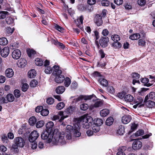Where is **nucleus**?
Wrapping results in <instances>:
<instances>
[{"instance_id": "f257e3e1", "label": "nucleus", "mask_w": 155, "mask_h": 155, "mask_svg": "<svg viewBox=\"0 0 155 155\" xmlns=\"http://www.w3.org/2000/svg\"><path fill=\"white\" fill-rule=\"evenodd\" d=\"M91 117L87 115H84L79 118L78 120L75 122L73 126L68 125L66 127V138H64L65 134L64 132H61L58 138L55 140V143L58 145H62L65 144L66 139L70 140L71 138L72 134L76 137H78L81 135L79 132L80 126L82 124L83 127L84 129L89 128L92 121Z\"/></svg>"}, {"instance_id": "f03ea898", "label": "nucleus", "mask_w": 155, "mask_h": 155, "mask_svg": "<svg viewBox=\"0 0 155 155\" xmlns=\"http://www.w3.org/2000/svg\"><path fill=\"white\" fill-rule=\"evenodd\" d=\"M41 137L42 139L46 140L47 142L50 143L52 141L53 139V133L52 132L45 130L42 133Z\"/></svg>"}, {"instance_id": "7ed1b4c3", "label": "nucleus", "mask_w": 155, "mask_h": 155, "mask_svg": "<svg viewBox=\"0 0 155 155\" xmlns=\"http://www.w3.org/2000/svg\"><path fill=\"white\" fill-rule=\"evenodd\" d=\"M94 96L93 95L87 96H80L76 98H74L73 99V102L77 103L80 101L84 102V101L91 99Z\"/></svg>"}, {"instance_id": "20e7f679", "label": "nucleus", "mask_w": 155, "mask_h": 155, "mask_svg": "<svg viewBox=\"0 0 155 155\" xmlns=\"http://www.w3.org/2000/svg\"><path fill=\"white\" fill-rule=\"evenodd\" d=\"M15 144L19 147H23L25 144V141L23 138L21 137H16L14 140Z\"/></svg>"}, {"instance_id": "39448f33", "label": "nucleus", "mask_w": 155, "mask_h": 155, "mask_svg": "<svg viewBox=\"0 0 155 155\" xmlns=\"http://www.w3.org/2000/svg\"><path fill=\"white\" fill-rule=\"evenodd\" d=\"M39 136L38 133L37 131H33L30 135L28 140L30 142H34Z\"/></svg>"}, {"instance_id": "423d86ee", "label": "nucleus", "mask_w": 155, "mask_h": 155, "mask_svg": "<svg viewBox=\"0 0 155 155\" xmlns=\"http://www.w3.org/2000/svg\"><path fill=\"white\" fill-rule=\"evenodd\" d=\"M142 146L141 142L138 140H135L132 144V148L135 150H137L141 148Z\"/></svg>"}, {"instance_id": "0eeeda50", "label": "nucleus", "mask_w": 155, "mask_h": 155, "mask_svg": "<svg viewBox=\"0 0 155 155\" xmlns=\"http://www.w3.org/2000/svg\"><path fill=\"white\" fill-rule=\"evenodd\" d=\"M108 38L107 37H102L100 39L99 43L100 45L103 48H105L107 46Z\"/></svg>"}, {"instance_id": "6e6552de", "label": "nucleus", "mask_w": 155, "mask_h": 155, "mask_svg": "<svg viewBox=\"0 0 155 155\" xmlns=\"http://www.w3.org/2000/svg\"><path fill=\"white\" fill-rule=\"evenodd\" d=\"M64 80V77L63 75L59 74L55 75L54 78L55 82L58 84H60L63 82Z\"/></svg>"}, {"instance_id": "1a4fd4ad", "label": "nucleus", "mask_w": 155, "mask_h": 155, "mask_svg": "<svg viewBox=\"0 0 155 155\" xmlns=\"http://www.w3.org/2000/svg\"><path fill=\"white\" fill-rule=\"evenodd\" d=\"M0 52H1V54L2 57L6 58L9 54V48L8 47H5L2 50H1Z\"/></svg>"}, {"instance_id": "9d476101", "label": "nucleus", "mask_w": 155, "mask_h": 155, "mask_svg": "<svg viewBox=\"0 0 155 155\" xmlns=\"http://www.w3.org/2000/svg\"><path fill=\"white\" fill-rule=\"evenodd\" d=\"M131 76L133 78L132 83L134 85L136 83L140 84V82L139 80H137L140 78V75L137 73H134L132 74Z\"/></svg>"}, {"instance_id": "9b49d317", "label": "nucleus", "mask_w": 155, "mask_h": 155, "mask_svg": "<svg viewBox=\"0 0 155 155\" xmlns=\"http://www.w3.org/2000/svg\"><path fill=\"white\" fill-rule=\"evenodd\" d=\"M21 55L20 51L18 49L14 50L12 53V56L15 59H18L21 57Z\"/></svg>"}, {"instance_id": "f8f14e48", "label": "nucleus", "mask_w": 155, "mask_h": 155, "mask_svg": "<svg viewBox=\"0 0 155 155\" xmlns=\"http://www.w3.org/2000/svg\"><path fill=\"white\" fill-rule=\"evenodd\" d=\"M103 101L102 100H98L96 101L93 104H92L90 106V108L92 109L94 108H97L101 107L102 106Z\"/></svg>"}, {"instance_id": "ddd939ff", "label": "nucleus", "mask_w": 155, "mask_h": 155, "mask_svg": "<svg viewBox=\"0 0 155 155\" xmlns=\"http://www.w3.org/2000/svg\"><path fill=\"white\" fill-rule=\"evenodd\" d=\"M94 20L95 23L96 24L97 26H100L102 24L103 21L101 17V16L99 14L96 15L94 18Z\"/></svg>"}, {"instance_id": "4468645a", "label": "nucleus", "mask_w": 155, "mask_h": 155, "mask_svg": "<svg viewBox=\"0 0 155 155\" xmlns=\"http://www.w3.org/2000/svg\"><path fill=\"white\" fill-rule=\"evenodd\" d=\"M131 119V117L130 115H126L122 117V121L123 124H126L130 122Z\"/></svg>"}, {"instance_id": "2eb2a0df", "label": "nucleus", "mask_w": 155, "mask_h": 155, "mask_svg": "<svg viewBox=\"0 0 155 155\" xmlns=\"http://www.w3.org/2000/svg\"><path fill=\"white\" fill-rule=\"evenodd\" d=\"M53 74L54 75L61 74L62 73V71L59 69V67L58 66L55 65L53 67Z\"/></svg>"}, {"instance_id": "dca6fc26", "label": "nucleus", "mask_w": 155, "mask_h": 155, "mask_svg": "<svg viewBox=\"0 0 155 155\" xmlns=\"http://www.w3.org/2000/svg\"><path fill=\"white\" fill-rule=\"evenodd\" d=\"M27 61L25 59L21 58L19 59L17 62V65L18 67L23 68L26 65Z\"/></svg>"}, {"instance_id": "f3484780", "label": "nucleus", "mask_w": 155, "mask_h": 155, "mask_svg": "<svg viewBox=\"0 0 155 155\" xmlns=\"http://www.w3.org/2000/svg\"><path fill=\"white\" fill-rule=\"evenodd\" d=\"M5 74L6 77L10 78L13 76L14 72L12 69L8 68L5 71Z\"/></svg>"}, {"instance_id": "a211bd4d", "label": "nucleus", "mask_w": 155, "mask_h": 155, "mask_svg": "<svg viewBox=\"0 0 155 155\" xmlns=\"http://www.w3.org/2000/svg\"><path fill=\"white\" fill-rule=\"evenodd\" d=\"M148 99L154 100L155 99V93L154 92H150L149 96L148 95L146 96L144 99V101H146Z\"/></svg>"}, {"instance_id": "6ab92c4d", "label": "nucleus", "mask_w": 155, "mask_h": 155, "mask_svg": "<svg viewBox=\"0 0 155 155\" xmlns=\"http://www.w3.org/2000/svg\"><path fill=\"white\" fill-rule=\"evenodd\" d=\"M99 82L100 84L104 87H107L108 84V81L103 78H100L99 79Z\"/></svg>"}, {"instance_id": "aec40b11", "label": "nucleus", "mask_w": 155, "mask_h": 155, "mask_svg": "<svg viewBox=\"0 0 155 155\" xmlns=\"http://www.w3.org/2000/svg\"><path fill=\"white\" fill-rule=\"evenodd\" d=\"M54 125V124L52 121H50L47 123L46 124V129L45 130H47L48 131L52 132V128Z\"/></svg>"}, {"instance_id": "412c9836", "label": "nucleus", "mask_w": 155, "mask_h": 155, "mask_svg": "<svg viewBox=\"0 0 155 155\" xmlns=\"http://www.w3.org/2000/svg\"><path fill=\"white\" fill-rule=\"evenodd\" d=\"M75 109V107L70 106L66 109L64 111V113L70 114H71L74 111Z\"/></svg>"}, {"instance_id": "4be33fe9", "label": "nucleus", "mask_w": 155, "mask_h": 155, "mask_svg": "<svg viewBox=\"0 0 155 155\" xmlns=\"http://www.w3.org/2000/svg\"><path fill=\"white\" fill-rule=\"evenodd\" d=\"M65 90V87L64 86H60L57 87L56 92L57 94H62L64 92Z\"/></svg>"}, {"instance_id": "5701e85b", "label": "nucleus", "mask_w": 155, "mask_h": 155, "mask_svg": "<svg viewBox=\"0 0 155 155\" xmlns=\"http://www.w3.org/2000/svg\"><path fill=\"white\" fill-rule=\"evenodd\" d=\"M109 113V110L107 109H103L100 111L101 116L103 117L107 116Z\"/></svg>"}, {"instance_id": "b1692460", "label": "nucleus", "mask_w": 155, "mask_h": 155, "mask_svg": "<svg viewBox=\"0 0 155 155\" xmlns=\"http://www.w3.org/2000/svg\"><path fill=\"white\" fill-rule=\"evenodd\" d=\"M135 103L139 105V107H140L144 106V104H142L143 102V99L142 97H139L135 101Z\"/></svg>"}, {"instance_id": "393cba45", "label": "nucleus", "mask_w": 155, "mask_h": 155, "mask_svg": "<svg viewBox=\"0 0 155 155\" xmlns=\"http://www.w3.org/2000/svg\"><path fill=\"white\" fill-rule=\"evenodd\" d=\"M36 72L34 69H31L28 73V76L30 78H34L36 75Z\"/></svg>"}, {"instance_id": "a878e982", "label": "nucleus", "mask_w": 155, "mask_h": 155, "mask_svg": "<svg viewBox=\"0 0 155 155\" xmlns=\"http://www.w3.org/2000/svg\"><path fill=\"white\" fill-rule=\"evenodd\" d=\"M124 133V128L121 126H120L117 130V133L119 135H122Z\"/></svg>"}, {"instance_id": "bb28decb", "label": "nucleus", "mask_w": 155, "mask_h": 155, "mask_svg": "<svg viewBox=\"0 0 155 155\" xmlns=\"http://www.w3.org/2000/svg\"><path fill=\"white\" fill-rule=\"evenodd\" d=\"M144 102L146 103V105L149 108H152L155 106V102L153 101L150 100L147 101V100L146 102L144 101Z\"/></svg>"}, {"instance_id": "cd10ccee", "label": "nucleus", "mask_w": 155, "mask_h": 155, "mask_svg": "<svg viewBox=\"0 0 155 155\" xmlns=\"http://www.w3.org/2000/svg\"><path fill=\"white\" fill-rule=\"evenodd\" d=\"M140 38V35L138 33L134 34L130 36L129 38L132 40H136Z\"/></svg>"}, {"instance_id": "c85d7f7f", "label": "nucleus", "mask_w": 155, "mask_h": 155, "mask_svg": "<svg viewBox=\"0 0 155 155\" xmlns=\"http://www.w3.org/2000/svg\"><path fill=\"white\" fill-rule=\"evenodd\" d=\"M27 52L29 57H33L36 54V52L33 50L28 49L27 50Z\"/></svg>"}, {"instance_id": "c756f323", "label": "nucleus", "mask_w": 155, "mask_h": 155, "mask_svg": "<svg viewBox=\"0 0 155 155\" xmlns=\"http://www.w3.org/2000/svg\"><path fill=\"white\" fill-rule=\"evenodd\" d=\"M8 41L7 38L5 37L0 38V45H5L8 44Z\"/></svg>"}, {"instance_id": "7c9ffc66", "label": "nucleus", "mask_w": 155, "mask_h": 155, "mask_svg": "<svg viewBox=\"0 0 155 155\" xmlns=\"http://www.w3.org/2000/svg\"><path fill=\"white\" fill-rule=\"evenodd\" d=\"M141 82L144 84V85L149 87L151 85V84L150 83H148L149 81V80L147 78H143L141 80Z\"/></svg>"}, {"instance_id": "2f4dec72", "label": "nucleus", "mask_w": 155, "mask_h": 155, "mask_svg": "<svg viewBox=\"0 0 155 155\" xmlns=\"http://www.w3.org/2000/svg\"><path fill=\"white\" fill-rule=\"evenodd\" d=\"M124 99L125 101L127 102H130L133 100L134 98L131 95L128 94L124 97Z\"/></svg>"}, {"instance_id": "473e14b6", "label": "nucleus", "mask_w": 155, "mask_h": 155, "mask_svg": "<svg viewBox=\"0 0 155 155\" xmlns=\"http://www.w3.org/2000/svg\"><path fill=\"white\" fill-rule=\"evenodd\" d=\"M6 99L8 101V102H12L14 100L15 98L12 94H9L6 96Z\"/></svg>"}, {"instance_id": "72a5a7b5", "label": "nucleus", "mask_w": 155, "mask_h": 155, "mask_svg": "<svg viewBox=\"0 0 155 155\" xmlns=\"http://www.w3.org/2000/svg\"><path fill=\"white\" fill-rule=\"evenodd\" d=\"M114 119L112 117H110L107 118L106 121V123L107 125L110 126L111 125L113 122Z\"/></svg>"}, {"instance_id": "f704fd0d", "label": "nucleus", "mask_w": 155, "mask_h": 155, "mask_svg": "<svg viewBox=\"0 0 155 155\" xmlns=\"http://www.w3.org/2000/svg\"><path fill=\"white\" fill-rule=\"evenodd\" d=\"M36 122V119L35 117H31L29 120V124L31 126L34 125Z\"/></svg>"}, {"instance_id": "c9c22d12", "label": "nucleus", "mask_w": 155, "mask_h": 155, "mask_svg": "<svg viewBox=\"0 0 155 155\" xmlns=\"http://www.w3.org/2000/svg\"><path fill=\"white\" fill-rule=\"evenodd\" d=\"M111 38L115 42H118L120 40V36L117 35H114L111 36Z\"/></svg>"}, {"instance_id": "e433bc0d", "label": "nucleus", "mask_w": 155, "mask_h": 155, "mask_svg": "<svg viewBox=\"0 0 155 155\" xmlns=\"http://www.w3.org/2000/svg\"><path fill=\"white\" fill-rule=\"evenodd\" d=\"M66 113H64V112L60 111L59 113V115L61 116V118L59 119V121L61 122L64 118L67 117L68 116L65 115Z\"/></svg>"}, {"instance_id": "4c0bfd02", "label": "nucleus", "mask_w": 155, "mask_h": 155, "mask_svg": "<svg viewBox=\"0 0 155 155\" xmlns=\"http://www.w3.org/2000/svg\"><path fill=\"white\" fill-rule=\"evenodd\" d=\"M64 85L66 87H68L71 83V80L68 77H66L64 78Z\"/></svg>"}, {"instance_id": "58836bf2", "label": "nucleus", "mask_w": 155, "mask_h": 155, "mask_svg": "<svg viewBox=\"0 0 155 155\" xmlns=\"http://www.w3.org/2000/svg\"><path fill=\"white\" fill-rule=\"evenodd\" d=\"M8 12L7 11H2L0 12V19H4L8 15Z\"/></svg>"}, {"instance_id": "ea45409f", "label": "nucleus", "mask_w": 155, "mask_h": 155, "mask_svg": "<svg viewBox=\"0 0 155 155\" xmlns=\"http://www.w3.org/2000/svg\"><path fill=\"white\" fill-rule=\"evenodd\" d=\"M35 63L37 65L41 66L43 65V62L41 59L37 58L35 60Z\"/></svg>"}, {"instance_id": "a19ab883", "label": "nucleus", "mask_w": 155, "mask_h": 155, "mask_svg": "<svg viewBox=\"0 0 155 155\" xmlns=\"http://www.w3.org/2000/svg\"><path fill=\"white\" fill-rule=\"evenodd\" d=\"M44 124V121L43 120H40L37 122L36 124V126L38 128H40L42 127Z\"/></svg>"}, {"instance_id": "79ce46f5", "label": "nucleus", "mask_w": 155, "mask_h": 155, "mask_svg": "<svg viewBox=\"0 0 155 155\" xmlns=\"http://www.w3.org/2000/svg\"><path fill=\"white\" fill-rule=\"evenodd\" d=\"M103 120L101 119L97 118L94 122V124L100 126L103 124Z\"/></svg>"}, {"instance_id": "37998d69", "label": "nucleus", "mask_w": 155, "mask_h": 155, "mask_svg": "<svg viewBox=\"0 0 155 155\" xmlns=\"http://www.w3.org/2000/svg\"><path fill=\"white\" fill-rule=\"evenodd\" d=\"M100 126L94 124L93 125L92 127V129L93 131L94 132H97L99 130H100Z\"/></svg>"}, {"instance_id": "c03bdc74", "label": "nucleus", "mask_w": 155, "mask_h": 155, "mask_svg": "<svg viewBox=\"0 0 155 155\" xmlns=\"http://www.w3.org/2000/svg\"><path fill=\"white\" fill-rule=\"evenodd\" d=\"M108 92L110 94H113L115 92V90L114 88L112 86H109L107 88Z\"/></svg>"}, {"instance_id": "a18cd8bd", "label": "nucleus", "mask_w": 155, "mask_h": 155, "mask_svg": "<svg viewBox=\"0 0 155 155\" xmlns=\"http://www.w3.org/2000/svg\"><path fill=\"white\" fill-rule=\"evenodd\" d=\"M45 72L47 74H50L51 73L52 71V69L49 66L45 67Z\"/></svg>"}, {"instance_id": "49530a36", "label": "nucleus", "mask_w": 155, "mask_h": 155, "mask_svg": "<svg viewBox=\"0 0 155 155\" xmlns=\"http://www.w3.org/2000/svg\"><path fill=\"white\" fill-rule=\"evenodd\" d=\"M5 20L6 23L8 25L12 24L14 22L13 19L9 17H7Z\"/></svg>"}, {"instance_id": "de8ad7c7", "label": "nucleus", "mask_w": 155, "mask_h": 155, "mask_svg": "<svg viewBox=\"0 0 155 155\" xmlns=\"http://www.w3.org/2000/svg\"><path fill=\"white\" fill-rule=\"evenodd\" d=\"M101 3L103 6H108L110 4V3L107 0H103L101 2Z\"/></svg>"}, {"instance_id": "09e8293b", "label": "nucleus", "mask_w": 155, "mask_h": 155, "mask_svg": "<svg viewBox=\"0 0 155 155\" xmlns=\"http://www.w3.org/2000/svg\"><path fill=\"white\" fill-rule=\"evenodd\" d=\"M65 106L64 103L61 102L58 104L56 106V108L58 110H61Z\"/></svg>"}, {"instance_id": "8fccbe9b", "label": "nucleus", "mask_w": 155, "mask_h": 155, "mask_svg": "<svg viewBox=\"0 0 155 155\" xmlns=\"http://www.w3.org/2000/svg\"><path fill=\"white\" fill-rule=\"evenodd\" d=\"M14 30V28H12L10 27H8L6 28V32L8 34H11L13 33Z\"/></svg>"}, {"instance_id": "3c124183", "label": "nucleus", "mask_w": 155, "mask_h": 155, "mask_svg": "<svg viewBox=\"0 0 155 155\" xmlns=\"http://www.w3.org/2000/svg\"><path fill=\"white\" fill-rule=\"evenodd\" d=\"M80 109L83 110H86L88 108V106L86 104H83L80 106Z\"/></svg>"}, {"instance_id": "603ef678", "label": "nucleus", "mask_w": 155, "mask_h": 155, "mask_svg": "<svg viewBox=\"0 0 155 155\" xmlns=\"http://www.w3.org/2000/svg\"><path fill=\"white\" fill-rule=\"evenodd\" d=\"M49 110L47 109H43L41 112V114L43 116H46L49 114Z\"/></svg>"}, {"instance_id": "864d4df0", "label": "nucleus", "mask_w": 155, "mask_h": 155, "mask_svg": "<svg viewBox=\"0 0 155 155\" xmlns=\"http://www.w3.org/2000/svg\"><path fill=\"white\" fill-rule=\"evenodd\" d=\"M28 88V85L26 83H25L22 84L21 87L22 90L24 92L27 91Z\"/></svg>"}, {"instance_id": "5fc2aeb1", "label": "nucleus", "mask_w": 155, "mask_h": 155, "mask_svg": "<svg viewBox=\"0 0 155 155\" xmlns=\"http://www.w3.org/2000/svg\"><path fill=\"white\" fill-rule=\"evenodd\" d=\"M14 94L16 97L18 98L21 95V93L19 90L16 89L14 90Z\"/></svg>"}, {"instance_id": "6e6d98bb", "label": "nucleus", "mask_w": 155, "mask_h": 155, "mask_svg": "<svg viewBox=\"0 0 155 155\" xmlns=\"http://www.w3.org/2000/svg\"><path fill=\"white\" fill-rule=\"evenodd\" d=\"M38 83V82L37 81L35 80H33L30 83V86L31 87H34L37 85Z\"/></svg>"}, {"instance_id": "4d7b16f0", "label": "nucleus", "mask_w": 155, "mask_h": 155, "mask_svg": "<svg viewBox=\"0 0 155 155\" xmlns=\"http://www.w3.org/2000/svg\"><path fill=\"white\" fill-rule=\"evenodd\" d=\"M143 130H138L135 133V135L137 137L143 135Z\"/></svg>"}, {"instance_id": "13d9d810", "label": "nucleus", "mask_w": 155, "mask_h": 155, "mask_svg": "<svg viewBox=\"0 0 155 155\" xmlns=\"http://www.w3.org/2000/svg\"><path fill=\"white\" fill-rule=\"evenodd\" d=\"M54 26L55 28L57 30L61 32H62L63 31L64 29L61 27L56 24H55Z\"/></svg>"}, {"instance_id": "bf43d9fd", "label": "nucleus", "mask_w": 155, "mask_h": 155, "mask_svg": "<svg viewBox=\"0 0 155 155\" xmlns=\"http://www.w3.org/2000/svg\"><path fill=\"white\" fill-rule=\"evenodd\" d=\"M8 101L4 97H2L0 98V103L1 104H7L8 103Z\"/></svg>"}, {"instance_id": "052dcab7", "label": "nucleus", "mask_w": 155, "mask_h": 155, "mask_svg": "<svg viewBox=\"0 0 155 155\" xmlns=\"http://www.w3.org/2000/svg\"><path fill=\"white\" fill-rule=\"evenodd\" d=\"M46 102L48 104H52L54 102V99L52 97L48 98L47 99Z\"/></svg>"}, {"instance_id": "680f3d73", "label": "nucleus", "mask_w": 155, "mask_h": 155, "mask_svg": "<svg viewBox=\"0 0 155 155\" xmlns=\"http://www.w3.org/2000/svg\"><path fill=\"white\" fill-rule=\"evenodd\" d=\"M113 45L114 47L117 48H120L122 46V45L119 42H115L113 44Z\"/></svg>"}, {"instance_id": "e2e57ef3", "label": "nucleus", "mask_w": 155, "mask_h": 155, "mask_svg": "<svg viewBox=\"0 0 155 155\" xmlns=\"http://www.w3.org/2000/svg\"><path fill=\"white\" fill-rule=\"evenodd\" d=\"M145 41L142 39L139 40L138 45L139 46H143L145 45Z\"/></svg>"}, {"instance_id": "0e129e2a", "label": "nucleus", "mask_w": 155, "mask_h": 155, "mask_svg": "<svg viewBox=\"0 0 155 155\" xmlns=\"http://www.w3.org/2000/svg\"><path fill=\"white\" fill-rule=\"evenodd\" d=\"M137 2L140 5L143 6L146 4V0H138Z\"/></svg>"}, {"instance_id": "69168bd1", "label": "nucleus", "mask_w": 155, "mask_h": 155, "mask_svg": "<svg viewBox=\"0 0 155 155\" xmlns=\"http://www.w3.org/2000/svg\"><path fill=\"white\" fill-rule=\"evenodd\" d=\"M137 127V125L136 124L133 123L132 124L131 127V132H132L135 130L136 129Z\"/></svg>"}, {"instance_id": "338daca9", "label": "nucleus", "mask_w": 155, "mask_h": 155, "mask_svg": "<svg viewBox=\"0 0 155 155\" xmlns=\"http://www.w3.org/2000/svg\"><path fill=\"white\" fill-rule=\"evenodd\" d=\"M114 2L115 4L117 5H121L123 3V0H114Z\"/></svg>"}, {"instance_id": "774afa93", "label": "nucleus", "mask_w": 155, "mask_h": 155, "mask_svg": "<svg viewBox=\"0 0 155 155\" xmlns=\"http://www.w3.org/2000/svg\"><path fill=\"white\" fill-rule=\"evenodd\" d=\"M108 31L107 29L103 30L102 32V34L104 36H107L108 34Z\"/></svg>"}]
</instances>
